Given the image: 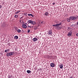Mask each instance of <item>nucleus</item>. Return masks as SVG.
I'll return each instance as SVG.
<instances>
[{
  "mask_svg": "<svg viewBox=\"0 0 78 78\" xmlns=\"http://www.w3.org/2000/svg\"><path fill=\"white\" fill-rule=\"evenodd\" d=\"M69 19L70 20H75L77 19V17L71 16L69 17Z\"/></svg>",
  "mask_w": 78,
  "mask_h": 78,
  "instance_id": "obj_1",
  "label": "nucleus"
},
{
  "mask_svg": "<svg viewBox=\"0 0 78 78\" xmlns=\"http://www.w3.org/2000/svg\"><path fill=\"white\" fill-rule=\"evenodd\" d=\"M28 23H31V24H32V25H34L36 24V22L33 21L32 20H29L28 21Z\"/></svg>",
  "mask_w": 78,
  "mask_h": 78,
  "instance_id": "obj_2",
  "label": "nucleus"
},
{
  "mask_svg": "<svg viewBox=\"0 0 78 78\" xmlns=\"http://www.w3.org/2000/svg\"><path fill=\"white\" fill-rule=\"evenodd\" d=\"M58 24H56L55 25H52V27H59L62 25V23L60 22V23H58Z\"/></svg>",
  "mask_w": 78,
  "mask_h": 78,
  "instance_id": "obj_3",
  "label": "nucleus"
},
{
  "mask_svg": "<svg viewBox=\"0 0 78 78\" xmlns=\"http://www.w3.org/2000/svg\"><path fill=\"white\" fill-rule=\"evenodd\" d=\"M14 55L13 52H10L9 53H8L7 54V56H12Z\"/></svg>",
  "mask_w": 78,
  "mask_h": 78,
  "instance_id": "obj_4",
  "label": "nucleus"
},
{
  "mask_svg": "<svg viewBox=\"0 0 78 78\" xmlns=\"http://www.w3.org/2000/svg\"><path fill=\"white\" fill-rule=\"evenodd\" d=\"M50 66L51 67H55V65L53 63H51L50 64Z\"/></svg>",
  "mask_w": 78,
  "mask_h": 78,
  "instance_id": "obj_5",
  "label": "nucleus"
},
{
  "mask_svg": "<svg viewBox=\"0 0 78 78\" xmlns=\"http://www.w3.org/2000/svg\"><path fill=\"white\" fill-rule=\"evenodd\" d=\"M22 27L23 28H27V25H26L25 24L23 23L22 24Z\"/></svg>",
  "mask_w": 78,
  "mask_h": 78,
  "instance_id": "obj_6",
  "label": "nucleus"
},
{
  "mask_svg": "<svg viewBox=\"0 0 78 78\" xmlns=\"http://www.w3.org/2000/svg\"><path fill=\"white\" fill-rule=\"evenodd\" d=\"M72 32L70 31L69 32V34H67V35L68 36H70L72 35Z\"/></svg>",
  "mask_w": 78,
  "mask_h": 78,
  "instance_id": "obj_7",
  "label": "nucleus"
},
{
  "mask_svg": "<svg viewBox=\"0 0 78 78\" xmlns=\"http://www.w3.org/2000/svg\"><path fill=\"white\" fill-rule=\"evenodd\" d=\"M59 66L60 69H62V67H63V64H60Z\"/></svg>",
  "mask_w": 78,
  "mask_h": 78,
  "instance_id": "obj_8",
  "label": "nucleus"
},
{
  "mask_svg": "<svg viewBox=\"0 0 78 78\" xmlns=\"http://www.w3.org/2000/svg\"><path fill=\"white\" fill-rule=\"evenodd\" d=\"M44 15H45V16H49V15L48 14V12H45L44 13Z\"/></svg>",
  "mask_w": 78,
  "mask_h": 78,
  "instance_id": "obj_9",
  "label": "nucleus"
},
{
  "mask_svg": "<svg viewBox=\"0 0 78 78\" xmlns=\"http://www.w3.org/2000/svg\"><path fill=\"white\" fill-rule=\"evenodd\" d=\"M55 29L57 30H60L61 29V27L58 26V27H56Z\"/></svg>",
  "mask_w": 78,
  "mask_h": 78,
  "instance_id": "obj_10",
  "label": "nucleus"
},
{
  "mask_svg": "<svg viewBox=\"0 0 78 78\" xmlns=\"http://www.w3.org/2000/svg\"><path fill=\"white\" fill-rule=\"evenodd\" d=\"M37 40V38H34L33 39V41L34 42H35V41H36Z\"/></svg>",
  "mask_w": 78,
  "mask_h": 78,
  "instance_id": "obj_11",
  "label": "nucleus"
},
{
  "mask_svg": "<svg viewBox=\"0 0 78 78\" xmlns=\"http://www.w3.org/2000/svg\"><path fill=\"white\" fill-rule=\"evenodd\" d=\"M51 56H47V58H48V59H51Z\"/></svg>",
  "mask_w": 78,
  "mask_h": 78,
  "instance_id": "obj_12",
  "label": "nucleus"
},
{
  "mask_svg": "<svg viewBox=\"0 0 78 78\" xmlns=\"http://www.w3.org/2000/svg\"><path fill=\"white\" fill-rule=\"evenodd\" d=\"M48 34H52V32L51 30H50L49 31Z\"/></svg>",
  "mask_w": 78,
  "mask_h": 78,
  "instance_id": "obj_13",
  "label": "nucleus"
},
{
  "mask_svg": "<svg viewBox=\"0 0 78 78\" xmlns=\"http://www.w3.org/2000/svg\"><path fill=\"white\" fill-rule=\"evenodd\" d=\"M14 38H15V39H17L19 38V37H18V36H16L14 37Z\"/></svg>",
  "mask_w": 78,
  "mask_h": 78,
  "instance_id": "obj_14",
  "label": "nucleus"
},
{
  "mask_svg": "<svg viewBox=\"0 0 78 78\" xmlns=\"http://www.w3.org/2000/svg\"><path fill=\"white\" fill-rule=\"evenodd\" d=\"M27 73H31V71L27 70Z\"/></svg>",
  "mask_w": 78,
  "mask_h": 78,
  "instance_id": "obj_15",
  "label": "nucleus"
},
{
  "mask_svg": "<svg viewBox=\"0 0 78 78\" xmlns=\"http://www.w3.org/2000/svg\"><path fill=\"white\" fill-rule=\"evenodd\" d=\"M20 12V10H19V11H18L17 12H16L15 13V14H19V13Z\"/></svg>",
  "mask_w": 78,
  "mask_h": 78,
  "instance_id": "obj_16",
  "label": "nucleus"
},
{
  "mask_svg": "<svg viewBox=\"0 0 78 78\" xmlns=\"http://www.w3.org/2000/svg\"><path fill=\"white\" fill-rule=\"evenodd\" d=\"M17 31L18 33H20L21 32V30H20V29H18L17 30Z\"/></svg>",
  "mask_w": 78,
  "mask_h": 78,
  "instance_id": "obj_17",
  "label": "nucleus"
},
{
  "mask_svg": "<svg viewBox=\"0 0 78 78\" xmlns=\"http://www.w3.org/2000/svg\"><path fill=\"white\" fill-rule=\"evenodd\" d=\"M28 16H32V17H33V15L32 14H28Z\"/></svg>",
  "mask_w": 78,
  "mask_h": 78,
  "instance_id": "obj_18",
  "label": "nucleus"
},
{
  "mask_svg": "<svg viewBox=\"0 0 78 78\" xmlns=\"http://www.w3.org/2000/svg\"><path fill=\"white\" fill-rule=\"evenodd\" d=\"M15 18H17L18 17V16L17 15H15Z\"/></svg>",
  "mask_w": 78,
  "mask_h": 78,
  "instance_id": "obj_19",
  "label": "nucleus"
},
{
  "mask_svg": "<svg viewBox=\"0 0 78 78\" xmlns=\"http://www.w3.org/2000/svg\"><path fill=\"white\" fill-rule=\"evenodd\" d=\"M67 20L68 22H70V19H67Z\"/></svg>",
  "mask_w": 78,
  "mask_h": 78,
  "instance_id": "obj_20",
  "label": "nucleus"
},
{
  "mask_svg": "<svg viewBox=\"0 0 78 78\" xmlns=\"http://www.w3.org/2000/svg\"><path fill=\"white\" fill-rule=\"evenodd\" d=\"M30 30H28V33H30Z\"/></svg>",
  "mask_w": 78,
  "mask_h": 78,
  "instance_id": "obj_21",
  "label": "nucleus"
},
{
  "mask_svg": "<svg viewBox=\"0 0 78 78\" xmlns=\"http://www.w3.org/2000/svg\"><path fill=\"white\" fill-rule=\"evenodd\" d=\"M2 8V6L1 5H0V9H1Z\"/></svg>",
  "mask_w": 78,
  "mask_h": 78,
  "instance_id": "obj_22",
  "label": "nucleus"
},
{
  "mask_svg": "<svg viewBox=\"0 0 78 78\" xmlns=\"http://www.w3.org/2000/svg\"><path fill=\"white\" fill-rule=\"evenodd\" d=\"M7 51V50H5V53H6Z\"/></svg>",
  "mask_w": 78,
  "mask_h": 78,
  "instance_id": "obj_23",
  "label": "nucleus"
},
{
  "mask_svg": "<svg viewBox=\"0 0 78 78\" xmlns=\"http://www.w3.org/2000/svg\"><path fill=\"white\" fill-rule=\"evenodd\" d=\"M76 36H77V37H78V33H77L76 34Z\"/></svg>",
  "mask_w": 78,
  "mask_h": 78,
  "instance_id": "obj_24",
  "label": "nucleus"
},
{
  "mask_svg": "<svg viewBox=\"0 0 78 78\" xmlns=\"http://www.w3.org/2000/svg\"><path fill=\"white\" fill-rule=\"evenodd\" d=\"M7 51H9L10 50H9V49H7Z\"/></svg>",
  "mask_w": 78,
  "mask_h": 78,
  "instance_id": "obj_25",
  "label": "nucleus"
},
{
  "mask_svg": "<svg viewBox=\"0 0 78 78\" xmlns=\"http://www.w3.org/2000/svg\"><path fill=\"white\" fill-rule=\"evenodd\" d=\"M53 5H55V3L54 2L53 3Z\"/></svg>",
  "mask_w": 78,
  "mask_h": 78,
  "instance_id": "obj_26",
  "label": "nucleus"
},
{
  "mask_svg": "<svg viewBox=\"0 0 78 78\" xmlns=\"http://www.w3.org/2000/svg\"><path fill=\"white\" fill-rule=\"evenodd\" d=\"M41 23H43V22H41Z\"/></svg>",
  "mask_w": 78,
  "mask_h": 78,
  "instance_id": "obj_27",
  "label": "nucleus"
},
{
  "mask_svg": "<svg viewBox=\"0 0 78 78\" xmlns=\"http://www.w3.org/2000/svg\"><path fill=\"white\" fill-rule=\"evenodd\" d=\"M29 27H30V28H31V26H29Z\"/></svg>",
  "mask_w": 78,
  "mask_h": 78,
  "instance_id": "obj_28",
  "label": "nucleus"
},
{
  "mask_svg": "<svg viewBox=\"0 0 78 78\" xmlns=\"http://www.w3.org/2000/svg\"><path fill=\"white\" fill-rule=\"evenodd\" d=\"M9 78H10L9 77Z\"/></svg>",
  "mask_w": 78,
  "mask_h": 78,
  "instance_id": "obj_29",
  "label": "nucleus"
}]
</instances>
